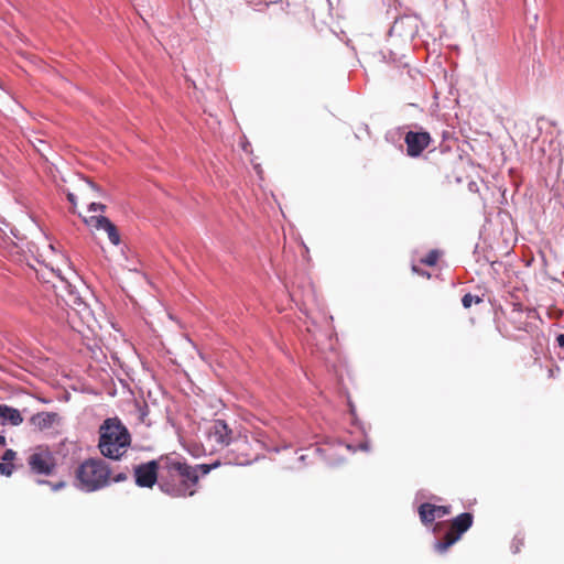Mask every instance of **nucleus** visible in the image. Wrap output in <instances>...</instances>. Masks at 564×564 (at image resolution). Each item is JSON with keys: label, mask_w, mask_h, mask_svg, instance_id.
<instances>
[{"label": "nucleus", "mask_w": 564, "mask_h": 564, "mask_svg": "<svg viewBox=\"0 0 564 564\" xmlns=\"http://www.w3.org/2000/svg\"><path fill=\"white\" fill-rule=\"evenodd\" d=\"M212 469L210 465L202 464L191 466L186 462L167 458L161 476V488L163 491L175 497L193 496L199 476L207 475Z\"/></svg>", "instance_id": "obj_1"}, {"label": "nucleus", "mask_w": 564, "mask_h": 564, "mask_svg": "<svg viewBox=\"0 0 564 564\" xmlns=\"http://www.w3.org/2000/svg\"><path fill=\"white\" fill-rule=\"evenodd\" d=\"M130 441L127 427L117 417L105 420L99 427L98 448L105 457L120 459Z\"/></svg>", "instance_id": "obj_2"}, {"label": "nucleus", "mask_w": 564, "mask_h": 564, "mask_svg": "<svg viewBox=\"0 0 564 564\" xmlns=\"http://www.w3.org/2000/svg\"><path fill=\"white\" fill-rule=\"evenodd\" d=\"M111 470L100 458H88L75 470L76 486L87 492L97 491L110 484Z\"/></svg>", "instance_id": "obj_3"}, {"label": "nucleus", "mask_w": 564, "mask_h": 564, "mask_svg": "<svg viewBox=\"0 0 564 564\" xmlns=\"http://www.w3.org/2000/svg\"><path fill=\"white\" fill-rule=\"evenodd\" d=\"M267 447L261 433L252 434L249 437L247 434H239L231 443L229 459L236 465L246 466L256 462Z\"/></svg>", "instance_id": "obj_4"}, {"label": "nucleus", "mask_w": 564, "mask_h": 564, "mask_svg": "<svg viewBox=\"0 0 564 564\" xmlns=\"http://www.w3.org/2000/svg\"><path fill=\"white\" fill-rule=\"evenodd\" d=\"M474 523V516L470 512H463L453 518L448 524V531L445 535L434 543V550L437 553H445L451 546L458 542L463 534L467 532Z\"/></svg>", "instance_id": "obj_5"}, {"label": "nucleus", "mask_w": 564, "mask_h": 564, "mask_svg": "<svg viewBox=\"0 0 564 564\" xmlns=\"http://www.w3.org/2000/svg\"><path fill=\"white\" fill-rule=\"evenodd\" d=\"M28 465L32 474L51 476L56 468V462L53 454L43 447H37L28 457Z\"/></svg>", "instance_id": "obj_6"}, {"label": "nucleus", "mask_w": 564, "mask_h": 564, "mask_svg": "<svg viewBox=\"0 0 564 564\" xmlns=\"http://www.w3.org/2000/svg\"><path fill=\"white\" fill-rule=\"evenodd\" d=\"M207 438L214 449H220L231 445L234 432L224 420H215L207 429Z\"/></svg>", "instance_id": "obj_7"}, {"label": "nucleus", "mask_w": 564, "mask_h": 564, "mask_svg": "<svg viewBox=\"0 0 564 564\" xmlns=\"http://www.w3.org/2000/svg\"><path fill=\"white\" fill-rule=\"evenodd\" d=\"M159 464L150 460L134 467L135 484L139 487L152 488L158 481Z\"/></svg>", "instance_id": "obj_8"}, {"label": "nucleus", "mask_w": 564, "mask_h": 564, "mask_svg": "<svg viewBox=\"0 0 564 564\" xmlns=\"http://www.w3.org/2000/svg\"><path fill=\"white\" fill-rule=\"evenodd\" d=\"M84 223L97 230H105L111 243L118 246L120 243V234L113 223L105 216H89L83 218Z\"/></svg>", "instance_id": "obj_9"}, {"label": "nucleus", "mask_w": 564, "mask_h": 564, "mask_svg": "<svg viewBox=\"0 0 564 564\" xmlns=\"http://www.w3.org/2000/svg\"><path fill=\"white\" fill-rule=\"evenodd\" d=\"M406 144L408 155L415 158L419 156L431 143V135L429 132H414L409 131L404 138Z\"/></svg>", "instance_id": "obj_10"}, {"label": "nucleus", "mask_w": 564, "mask_h": 564, "mask_svg": "<svg viewBox=\"0 0 564 564\" xmlns=\"http://www.w3.org/2000/svg\"><path fill=\"white\" fill-rule=\"evenodd\" d=\"M57 278L58 284H53L56 295L59 296L64 301V303L70 307L80 306L82 304H84L75 286H73L68 281H66L61 275H57Z\"/></svg>", "instance_id": "obj_11"}, {"label": "nucleus", "mask_w": 564, "mask_h": 564, "mask_svg": "<svg viewBox=\"0 0 564 564\" xmlns=\"http://www.w3.org/2000/svg\"><path fill=\"white\" fill-rule=\"evenodd\" d=\"M419 517L424 525L432 524L436 518H443L451 513L449 506H436L430 502L421 503L419 509Z\"/></svg>", "instance_id": "obj_12"}, {"label": "nucleus", "mask_w": 564, "mask_h": 564, "mask_svg": "<svg viewBox=\"0 0 564 564\" xmlns=\"http://www.w3.org/2000/svg\"><path fill=\"white\" fill-rule=\"evenodd\" d=\"M57 420V413L39 412L30 419V424L37 431H44L51 429Z\"/></svg>", "instance_id": "obj_13"}, {"label": "nucleus", "mask_w": 564, "mask_h": 564, "mask_svg": "<svg viewBox=\"0 0 564 564\" xmlns=\"http://www.w3.org/2000/svg\"><path fill=\"white\" fill-rule=\"evenodd\" d=\"M0 419L15 426L23 422L20 411L6 404H0Z\"/></svg>", "instance_id": "obj_14"}, {"label": "nucleus", "mask_w": 564, "mask_h": 564, "mask_svg": "<svg viewBox=\"0 0 564 564\" xmlns=\"http://www.w3.org/2000/svg\"><path fill=\"white\" fill-rule=\"evenodd\" d=\"M440 251L438 250H431L424 258H422L420 261L422 264L433 267L437 263L440 259Z\"/></svg>", "instance_id": "obj_15"}, {"label": "nucleus", "mask_w": 564, "mask_h": 564, "mask_svg": "<svg viewBox=\"0 0 564 564\" xmlns=\"http://www.w3.org/2000/svg\"><path fill=\"white\" fill-rule=\"evenodd\" d=\"M474 302L480 303L481 299L478 296H474L470 293L465 294L462 299V303L465 308H469Z\"/></svg>", "instance_id": "obj_16"}, {"label": "nucleus", "mask_w": 564, "mask_h": 564, "mask_svg": "<svg viewBox=\"0 0 564 564\" xmlns=\"http://www.w3.org/2000/svg\"><path fill=\"white\" fill-rule=\"evenodd\" d=\"M14 470L13 463H0V474L4 476H11Z\"/></svg>", "instance_id": "obj_17"}, {"label": "nucleus", "mask_w": 564, "mask_h": 564, "mask_svg": "<svg viewBox=\"0 0 564 564\" xmlns=\"http://www.w3.org/2000/svg\"><path fill=\"white\" fill-rule=\"evenodd\" d=\"M17 457V453L13 449H7L2 455V460L6 463H12Z\"/></svg>", "instance_id": "obj_18"}, {"label": "nucleus", "mask_w": 564, "mask_h": 564, "mask_svg": "<svg viewBox=\"0 0 564 564\" xmlns=\"http://www.w3.org/2000/svg\"><path fill=\"white\" fill-rule=\"evenodd\" d=\"M88 209H89V212H101V213H104L106 210V205L100 204V203H91L88 206Z\"/></svg>", "instance_id": "obj_19"}, {"label": "nucleus", "mask_w": 564, "mask_h": 564, "mask_svg": "<svg viewBox=\"0 0 564 564\" xmlns=\"http://www.w3.org/2000/svg\"><path fill=\"white\" fill-rule=\"evenodd\" d=\"M67 199L72 204V212L75 213V207L77 204L75 195L73 193H67Z\"/></svg>", "instance_id": "obj_20"}, {"label": "nucleus", "mask_w": 564, "mask_h": 564, "mask_svg": "<svg viewBox=\"0 0 564 564\" xmlns=\"http://www.w3.org/2000/svg\"><path fill=\"white\" fill-rule=\"evenodd\" d=\"M412 270H413V272H415V273H417V274H420L422 276H425L427 279H430V276H431V274L429 272L420 270L416 265H413Z\"/></svg>", "instance_id": "obj_21"}, {"label": "nucleus", "mask_w": 564, "mask_h": 564, "mask_svg": "<svg viewBox=\"0 0 564 564\" xmlns=\"http://www.w3.org/2000/svg\"><path fill=\"white\" fill-rule=\"evenodd\" d=\"M127 479V475L123 474V473H120L118 475H116L112 480L116 481V482H119V481H123Z\"/></svg>", "instance_id": "obj_22"}, {"label": "nucleus", "mask_w": 564, "mask_h": 564, "mask_svg": "<svg viewBox=\"0 0 564 564\" xmlns=\"http://www.w3.org/2000/svg\"><path fill=\"white\" fill-rule=\"evenodd\" d=\"M556 341L561 348H564V334H560L556 338Z\"/></svg>", "instance_id": "obj_23"}, {"label": "nucleus", "mask_w": 564, "mask_h": 564, "mask_svg": "<svg viewBox=\"0 0 564 564\" xmlns=\"http://www.w3.org/2000/svg\"><path fill=\"white\" fill-rule=\"evenodd\" d=\"M62 487H64V482H58V484H56V485H54V486H53V489H54V490H57V489H59V488H62Z\"/></svg>", "instance_id": "obj_24"}, {"label": "nucleus", "mask_w": 564, "mask_h": 564, "mask_svg": "<svg viewBox=\"0 0 564 564\" xmlns=\"http://www.w3.org/2000/svg\"><path fill=\"white\" fill-rule=\"evenodd\" d=\"M6 444V437L3 435H0V446H3Z\"/></svg>", "instance_id": "obj_25"}, {"label": "nucleus", "mask_w": 564, "mask_h": 564, "mask_svg": "<svg viewBox=\"0 0 564 564\" xmlns=\"http://www.w3.org/2000/svg\"><path fill=\"white\" fill-rule=\"evenodd\" d=\"M360 448L364 451H368V444L367 443L360 444Z\"/></svg>", "instance_id": "obj_26"}, {"label": "nucleus", "mask_w": 564, "mask_h": 564, "mask_svg": "<svg viewBox=\"0 0 564 564\" xmlns=\"http://www.w3.org/2000/svg\"><path fill=\"white\" fill-rule=\"evenodd\" d=\"M441 525V523H436L435 528H434V532L436 531V529Z\"/></svg>", "instance_id": "obj_27"}, {"label": "nucleus", "mask_w": 564, "mask_h": 564, "mask_svg": "<svg viewBox=\"0 0 564 564\" xmlns=\"http://www.w3.org/2000/svg\"><path fill=\"white\" fill-rule=\"evenodd\" d=\"M93 188H97L94 183H89Z\"/></svg>", "instance_id": "obj_28"}]
</instances>
